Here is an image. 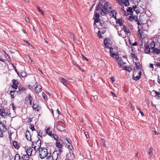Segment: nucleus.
I'll use <instances>...</instances> for the list:
<instances>
[{
    "instance_id": "774afa93",
    "label": "nucleus",
    "mask_w": 160,
    "mask_h": 160,
    "mask_svg": "<svg viewBox=\"0 0 160 160\" xmlns=\"http://www.w3.org/2000/svg\"><path fill=\"white\" fill-rule=\"evenodd\" d=\"M158 82L159 84H160V79L159 75L158 76Z\"/></svg>"
},
{
    "instance_id": "f3484780",
    "label": "nucleus",
    "mask_w": 160,
    "mask_h": 160,
    "mask_svg": "<svg viewBox=\"0 0 160 160\" xmlns=\"http://www.w3.org/2000/svg\"><path fill=\"white\" fill-rule=\"evenodd\" d=\"M138 36L140 38H143L144 36L143 35V31L139 28L138 32Z\"/></svg>"
},
{
    "instance_id": "f03ea898",
    "label": "nucleus",
    "mask_w": 160,
    "mask_h": 160,
    "mask_svg": "<svg viewBox=\"0 0 160 160\" xmlns=\"http://www.w3.org/2000/svg\"><path fill=\"white\" fill-rule=\"evenodd\" d=\"M108 2L104 0H100L99 1L98 5L96 8L99 10L100 13L102 15H105V12H104V10L106 8V6H108Z\"/></svg>"
},
{
    "instance_id": "052dcab7",
    "label": "nucleus",
    "mask_w": 160,
    "mask_h": 160,
    "mask_svg": "<svg viewBox=\"0 0 160 160\" xmlns=\"http://www.w3.org/2000/svg\"><path fill=\"white\" fill-rule=\"evenodd\" d=\"M12 108L13 110H15L16 107H15V104L14 103H12Z\"/></svg>"
},
{
    "instance_id": "dca6fc26",
    "label": "nucleus",
    "mask_w": 160,
    "mask_h": 160,
    "mask_svg": "<svg viewBox=\"0 0 160 160\" xmlns=\"http://www.w3.org/2000/svg\"><path fill=\"white\" fill-rule=\"evenodd\" d=\"M0 130L3 132H5L7 131L6 126L2 122H0Z\"/></svg>"
},
{
    "instance_id": "6ab92c4d",
    "label": "nucleus",
    "mask_w": 160,
    "mask_h": 160,
    "mask_svg": "<svg viewBox=\"0 0 160 160\" xmlns=\"http://www.w3.org/2000/svg\"><path fill=\"white\" fill-rule=\"evenodd\" d=\"M12 82L13 84L12 86V88L15 89H17L18 87V82H17V80L15 79H13V80L12 81Z\"/></svg>"
},
{
    "instance_id": "9d476101",
    "label": "nucleus",
    "mask_w": 160,
    "mask_h": 160,
    "mask_svg": "<svg viewBox=\"0 0 160 160\" xmlns=\"http://www.w3.org/2000/svg\"><path fill=\"white\" fill-rule=\"evenodd\" d=\"M55 145L56 147L58 148V151L60 153L62 152V145L60 142L58 140H56Z\"/></svg>"
},
{
    "instance_id": "1a4fd4ad",
    "label": "nucleus",
    "mask_w": 160,
    "mask_h": 160,
    "mask_svg": "<svg viewBox=\"0 0 160 160\" xmlns=\"http://www.w3.org/2000/svg\"><path fill=\"white\" fill-rule=\"evenodd\" d=\"M32 108L33 110L36 111L38 112L39 111L40 107L39 106L38 103L36 101H33V104L32 105Z\"/></svg>"
},
{
    "instance_id": "6e6552de",
    "label": "nucleus",
    "mask_w": 160,
    "mask_h": 160,
    "mask_svg": "<svg viewBox=\"0 0 160 160\" xmlns=\"http://www.w3.org/2000/svg\"><path fill=\"white\" fill-rule=\"evenodd\" d=\"M142 72L141 71H140L138 73H137V72H135L133 75V79L136 81L139 80L141 78Z\"/></svg>"
},
{
    "instance_id": "e433bc0d",
    "label": "nucleus",
    "mask_w": 160,
    "mask_h": 160,
    "mask_svg": "<svg viewBox=\"0 0 160 160\" xmlns=\"http://www.w3.org/2000/svg\"><path fill=\"white\" fill-rule=\"evenodd\" d=\"M15 91H10V94L11 96V97L12 98H14V94L15 93Z\"/></svg>"
},
{
    "instance_id": "5701e85b",
    "label": "nucleus",
    "mask_w": 160,
    "mask_h": 160,
    "mask_svg": "<svg viewBox=\"0 0 160 160\" xmlns=\"http://www.w3.org/2000/svg\"><path fill=\"white\" fill-rule=\"evenodd\" d=\"M144 51L145 52V53L147 54H150L151 53V49H150V48H149L148 47H147L145 45H144Z\"/></svg>"
},
{
    "instance_id": "a19ab883",
    "label": "nucleus",
    "mask_w": 160,
    "mask_h": 160,
    "mask_svg": "<svg viewBox=\"0 0 160 160\" xmlns=\"http://www.w3.org/2000/svg\"><path fill=\"white\" fill-rule=\"evenodd\" d=\"M122 30H121L120 32L118 31V34L119 36H120L121 37H122L124 38L126 37H125V35L124 36L122 34Z\"/></svg>"
},
{
    "instance_id": "ddd939ff",
    "label": "nucleus",
    "mask_w": 160,
    "mask_h": 160,
    "mask_svg": "<svg viewBox=\"0 0 160 160\" xmlns=\"http://www.w3.org/2000/svg\"><path fill=\"white\" fill-rule=\"evenodd\" d=\"M120 4H123L126 6L129 5L128 0H117Z\"/></svg>"
},
{
    "instance_id": "6e6d98bb",
    "label": "nucleus",
    "mask_w": 160,
    "mask_h": 160,
    "mask_svg": "<svg viewBox=\"0 0 160 160\" xmlns=\"http://www.w3.org/2000/svg\"><path fill=\"white\" fill-rule=\"evenodd\" d=\"M42 97H43V98L45 100H46L47 99V96L46 95L44 92H42Z\"/></svg>"
},
{
    "instance_id": "0eeeda50",
    "label": "nucleus",
    "mask_w": 160,
    "mask_h": 160,
    "mask_svg": "<svg viewBox=\"0 0 160 160\" xmlns=\"http://www.w3.org/2000/svg\"><path fill=\"white\" fill-rule=\"evenodd\" d=\"M60 156L61 153L58 152L56 150L53 152L52 157L53 160H57L58 158L60 157Z\"/></svg>"
},
{
    "instance_id": "79ce46f5",
    "label": "nucleus",
    "mask_w": 160,
    "mask_h": 160,
    "mask_svg": "<svg viewBox=\"0 0 160 160\" xmlns=\"http://www.w3.org/2000/svg\"><path fill=\"white\" fill-rule=\"evenodd\" d=\"M27 99H28V100H29V101H32V98L31 97L30 94H29L28 95Z\"/></svg>"
},
{
    "instance_id": "0e129e2a",
    "label": "nucleus",
    "mask_w": 160,
    "mask_h": 160,
    "mask_svg": "<svg viewBox=\"0 0 160 160\" xmlns=\"http://www.w3.org/2000/svg\"><path fill=\"white\" fill-rule=\"evenodd\" d=\"M31 85H28V87L30 88H33V87H34L35 86L34 85H32V84L31 83Z\"/></svg>"
},
{
    "instance_id": "39448f33",
    "label": "nucleus",
    "mask_w": 160,
    "mask_h": 160,
    "mask_svg": "<svg viewBox=\"0 0 160 160\" xmlns=\"http://www.w3.org/2000/svg\"><path fill=\"white\" fill-rule=\"evenodd\" d=\"M144 45L148 47L149 48H150L151 49H152L155 47V42L152 40H150L148 41Z\"/></svg>"
},
{
    "instance_id": "4d7b16f0",
    "label": "nucleus",
    "mask_w": 160,
    "mask_h": 160,
    "mask_svg": "<svg viewBox=\"0 0 160 160\" xmlns=\"http://www.w3.org/2000/svg\"><path fill=\"white\" fill-rule=\"evenodd\" d=\"M111 56L113 58H114L115 57H117L118 56H117V55L115 54V53H113L111 54Z\"/></svg>"
},
{
    "instance_id": "8fccbe9b",
    "label": "nucleus",
    "mask_w": 160,
    "mask_h": 160,
    "mask_svg": "<svg viewBox=\"0 0 160 160\" xmlns=\"http://www.w3.org/2000/svg\"><path fill=\"white\" fill-rule=\"evenodd\" d=\"M21 75L22 77H24L26 76L27 73L25 72H22L21 73Z\"/></svg>"
},
{
    "instance_id": "393cba45",
    "label": "nucleus",
    "mask_w": 160,
    "mask_h": 160,
    "mask_svg": "<svg viewBox=\"0 0 160 160\" xmlns=\"http://www.w3.org/2000/svg\"><path fill=\"white\" fill-rule=\"evenodd\" d=\"M50 128L48 127L46 130V133L50 137H52V132L50 130Z\"/></svg>"
},
{
    "instance_id": "aec40b11",
    "label": "nucleus",
    "mask_w": 160,
    "mask_h": 160,
    "mask_svg": "<svg viewBox=\"0 0 160 160\" xmlns=\"http://www.w3.org/2000/svg\"><path fill=\"white\" fill-rule=\"evenodd\" d=\"M42 87L40 85H37L35 88V91L37 94H38L42 91Z\"/></svg>"
},
{
    "instance_id": "5fc2aeb1",
    "label": "nucleus",
    "mask_w": 160,
    "mask_h": 160,
    "mask_svg": "<svg viewBox=\"0 0 160 160\" xmlns=\"http://www.w3.org/2000/svg\"><path fill=\"white\" fill-rule=\"evenodd\" d=\"M98 36L99 37V38H102V34H101V32L100 31H98Z\"/></svg>"
},
{
    "instance_id": "cd10ccee",
    "label": "nucleus",
    "mask_w": 160,
    "mask_h": 160,
    "mask_svg": "<svg viewBox=\"0 0 160 160\" xmlns=\"http://www.w3.org/2000/svg\"><path fill=\"white\" fill-rule=\"evenodd\" d=\"M127 12L128 15H130L133 14V11L132 8L131 7H128V8L127 9Z\"/></svg>"
},
{
    "instance_id": "e2e57ef3",
    "label": "nucleus",
    "mask_w": 160,
    "mask_h": 160,
    "mask_svg": "<svg viewBox=\"0 0 160 160\" xmlns=\"http://www.w3.org/2000/svg\"><path fill=\"white\" fill-rule=\"evenodd\" d=\"M150 67L152 68V70H153L154 66H153V64H152V63L150 64Z\"/></svg>"
},
{
    "instance_id": "7c9ffc66",
    "label": "nucleus",
    "mask_w": 160,
    "mask_h": 160,
    "mask_svg": "<svg viewBox=\"0 0 160 160\" xmlns=\"http://www.w3.org/2000/svg\"><path fill=\"white\" fill-rule=\"evenodd\" d=\"M153 92H155L156 98L158 99H160V93L155 90L153 91Z\"/></svg>"
},
{
    "instance_id": "3c124183",
    "label": "nucleus",
    "mask_w": 160,
    "mask_h": 160,
    "mask_svg": "<svg viewBox=\"0 0 160 160\" xmlns=\"http://www.w3.org/2000/svg\"><path fill=\"white\" fill-rule=\"evenodd\" d=\"M52 138H54V139L55 140H58V137L56 134H52Z\"/></svg>"
},
{
    "instance_id": "4468645a",
    "label": "nucleus",
    "mask_w": 160,
    "mask_h": 160,
    "mask_svg": "<svg viewBox=\"0 0 160 160\" xmlns=\"http://www.w3.org/2000/svg\"><path fill=\"white\" fill-rule=\"evenodd\" d=\"M116 61L118 62V64L121 66L125 64V63L122 60L121 58L119 57L118 56L116 58Z\"/></svg>"
},
{
    "instance_id": "603ef678",
    "label": "nucleus",
    "mask_w": 160,
    "mask_h": 160,
    "mask_svg": "<svg viewBox=\"0 0 160 160\" xmlns=\"http://www.w3.org/2000/svg\"><path fill=\"white\" fill-rule=\"evenodd\" d=\"M125 69L126 71L129 72H131L132 70V69L131 68L129 67H126Z\"/></svg>"
},
{
    "instance_id": "c85d7f7f",
    "label": "nucleus",
    "mask_w": 160,
    "mask_h": 160,
    "mask_svg": "<svg viewBox=\"0 0 160 160\" xmlns=\"http://www.w3.org/2000/svg\"><path fill=\"white\" fill-rule=\"evenodd\" d=\"M30 156L29 155L27 154L23 155L21 157V158L23 160H28L29 159V156Z\"/></svg>"
},
{
    "instance_id": "338daca9",
    "label": "nucleus",
    "mask_w": 160,
    "mask_h": 160,
    "mask_svg": "<svg viewBox=\"0 0 160 160\" xmlns=\"http://www.w3.org/2000/svg\"><path fill=\"white\" fill-rule=\"evenodd\" d=\"M110 79L112 82H114L115 81V79L113 77H111L110 78Z\"/></svg>"
},
{
    "instance_id": "bf43d9fd",
    "label": "nucleus",
    "mask_w": 160,
    "mask_h": 160,
    "mask_svg": "<svg viewBox=\"0 0 160 160\" xmlns=\"http://www.w3.org/2000/svg\"><path fill=\"white\" fill-rule=\"evenodd\" d=\"M84 134L86 137V138H88V136H89V135H88V132H84Z\"/></svg>"
},
{
    "instance_id": "4be33fe9",
    "label": "nucleus",
    "mask_w": 160,
    "mask_h": 160,
    "mask_svg": "<svg viewBox=\"0 0 160 160\" xmlns=\"http://www.w3.org/2000/svg\"><path fill=\"white\" fill-rule=\"evenodd\" d=\"M57 129L60 131H63L64 130V127L62 125H57L56 126Z\"/></svg>"
},
{
    "instance_id": "a211bd4d",
    "label": "nucleus",
    "mask_w": 160,
    "mask_h": 160,
    "mask_svg": "<svg viewBox=\"0 0 160 160\" xmlns=\"http://www.w3.org/2000/svg\"><path fill=\"white\" fill-rule=\"evenodd\" d=\"M25 137L29 141H31L32 139L30 133V132L28 130H27L26 132Z\"/></svg>"
},
{
    "instance_id": "864d4df0",
    "label": "nucleus",
    "mask_w": 160,
    "mask_h": 160,
    "mask_svg": "<svg viewBox=\"0 0 160 160\" xmlns=\"http://www.w3.org/2000/svg\"><path fill=\"white\" fill-rule=\"evenodd\" d=\"M38 136L41 137L43 134L42 131L41 130L39 131L38 132Z\"/></svg>"
},
{
    "instance_id": "4c0bfd02",
    "label": "nucleus",
    "mask_w": 160,
    "mask_h": 160,
    "mask_svg": "<svg viewBox=\"0 0 160 160\" xmlns=\"http://www.w3.org/2000/svg\"><path fill=\"white\" fill-rule=\"evenodd\" d=\"M128 106L131 109V110L132 111H133L135 109L134 107L131 103H129V104L128 105Z\"/></svg>"
},
{
    "instance_id": "680f3d73",
    "label": "nucleus",
    "mask_w": 160,
    "mask_h": 160,
    "mask_svg": "<svg viewBox=\"0 0 160 160\" xmlns=\"http://www.w3.org/2000/svg\"><path fill=\"white\" fill-rule=\"evenodd\" d=\"M25 21L27 23H28L29 22V19L28 17H26L25 18Z\"/></svg>"
},
{
    "instance_id": "c03bdc74",
    "label": "nucleus",
    "mask_w": 160,
    "mask_h": 160,
    "mask_svg": "<svg viewBox=\"0 0 160 160\" xmlns=\"http://www.w3.org/2000/svg\"><path fill=\"white\" fill-rule=\"evenodd\" d=\"M37 9L38 12H40L43 15H44V13L43 11L40 9V7H38Z\"/></svg>"
},
{
    "instance_id": "a878e982",
    "label": "nucleus",
    "mask_w": 160,
    "mask_h": 160,
    "mask_svg": "<svg viewBox=\"0 0 160 160\" xmlns=\"http://www.w3.org/2000/svg\"><path fill=\"white\" fill-rule=\"evenodd\" d=\"M128 19V20L131 21H132L134 20H136V19H138L137 17H136L135 16H133V14L130 15V16H129Z\"/></svg>"
},
{
    "instance_id": "f257e3e1",
    "label": "nucleus",
    "mask_w": 160,
    "mask_h": 160,
    "mask_svg": "<svg viewBox=\"0 0 160 160\" xmlns=\"http://www.w3.org/2000/svg\"><path fill=\"white\" fill-rule=\"evenodd\" d=\"M39 156L41 159H44L46 158L49 160L51 156L50 152H48V150L45 147L41 148L38 150Z\"/></svg>"
},
{
    "instance_id": "de8ad7c7",
    "label": "nucleus",
    "mask_w": 160,
    "mask_h": 160,
    "mask_svg": "<svg viewBox=\"0 0 160 160\" xmlns=\"http://www.w3.org/2000/svg\"><path fill=\"white\" fill-rule=\"evenodd\" d=\"M30 128L32 131H33L35 130L34 125L33 124H30Z\"/></svg>"
},
{
    "instance_id": "412c9836",
    "label": "nucleus",
    "mask_w": 160,
    "mask_h": 160,
    "mask_svg": "<svg viewBox=\"0 0 160 160\" xmlns=\"http://www.w3.org/2000/svg\"><path fill=\"white\" fill-rule=\"evenodd\" d=\"M59 80L64 85L66 86L68 83V82L65 79L62 77L59 78Z\"/></svg>"
},
{
    "instance_id": "37998d69",
    "label": "nucleus",
    "mask_w": 160,
    "mask_h": 160,
    "mask_svg": "<svg viewBox=\"0 0 160 160\" xmlns=\"http://www.w3.org/2000/svg\"><path fill=\"white\" fill-rule=\"evenodd\" d=\"M152 149L150 148L148 150V153L149 154L150 156H152L153 154V151H152Z\"/></svg>"
},
{
    "instance_id": "7ed1b4c3",
    "label": "nucleus",
    "mask_w": 160,
    "mask_h": 160,
    "mask_svg": "<svg viewBox=\"0 0 160 160\" xmlns=\"http://www.w3.org/2000/svg\"><path fill=\"white\" fill-rule=\"evenodd\" d=\"M41 141L38 138V140L36 142H32V148H34V150L37 151L41 148Z\"/></svg>"
},
{
    "instance_id": "58836bf2",
    "label": "nucleus",
    "mask_w": 160,
    "mask_h": 160,
    "mask_svg": "<svg viewBox=\"0 0 160 160\" xmlns=\"http://www.w3.org/2000/svg\"><path fill=\"white\" fill-rule=\"evenodd\" d=\"M20 157L19 154H17L15 155L14 157V160H20Z\"/></svg>"
},
{
    "instance_id": "ea45409f",
    "label": "nucleus",
    "mask_w": 160,
    "mask_h": 160,
    "mask_svg": "<svg viewBox=\"0 0 160 160\" xmlns=\"http://www.w3.org/2000/svg\"><path fill=\"white\" fill-rule=\"evenodd\" d=\"M154 64L155 66L157 67H158L160 68V62H154Z\"/></svg>"
},
{
    "instance_id": "f8f14e48",
    "label": "nucleus",
    "mask_w": 160,
    "mask_h": 160,
    "mask_svg": "<svg viewBox=\"0 0 160 160\" xmlns=\"http://www.w3.org/2000/svg\"><path fill=\"white\" fill-rule=\"evenodd\" d=\"M123 30L125 33V37L128 36V34L130 33V31L128 27H127L125 25L123 26V28L122 29Z\"/></svg>"
},
{
    "instance_id": "2eb2a0df",
    "label": "nucleus",
    "mask_w": 160,
    "mask_h": 160,
    "mask_svg": "<svg viewBox=\"0 0 160 160\" xmlns=\"http://www.w3.org/2000/svg\"><path fill=\"white\" fill-rule=\"evenodd\" d=\"M99 13L100 11L98 9H97L96 8L94 14V17L93 18H100V15H99Z\"/></svg>"
},
{
    "instance_id": "b1692460",
    "label": "nucleus",
    "mask_w": 160,
    "mask_h": 160,
    "mask_svg": "<svg viewBox=\"0 0 160 160\" xmlns=\"http://www.w3.org/2000/svg\"><path fill=\"white\" fill-rule=\"evenodd\" d=\"M112 15V17L114 18L115 19H116V14H117V12L116 10H113L112 9L111 11L110 12V13Z\"/></svg>"
},
{
    "instance_id": "69168bd1",
    "label": "nucleus",
    "mask_w": 160,
    "mask_h": 160,
    "mask_svg": "<svg viewBox=\"0 0 160 160\" xmlns=\"http://www.w3.org/2000/svg\"><path fill=\"white\" fill-rule=\"evenodd\" d=\"M3 132H2L0 130V137H2L3 136Z\"/></svg>"
},
{
    "instance_id": "473e14b6",
    "label": "nucleus",
    "mask_w": 160,
    "mask_h": 160,
    "mask_svg": "<svg viewBox=\"0 0 160 160\" xmlns=\"http://www.w3.org/2000/svg\"><path fill=\"white\" fill-rule=\"evenodd\" d=\"M13 147L16 149H18L19 148V146L18 145V142L16 141H14L12 143Z\"/></svg>"
},
{
    "instance_id": "c756f323",
    "label": "nucleus",
    "mask_w": 160,
    "mask_h": 160,
    "mask_svg": "<svg viewBox=\"0 0 160 160\" xmlns=\"http://www.w3.org/2000/svg\"><path fill=\"white\" fill-rule=\"evenodd\" d=\"M153 51L152 52L154 53H156L157 54H159L160 53V49H158V48H154L152 49Z\"/></svg>"
},
{
    "instance_id": "f704fd0d",
    "label": "nucleus",
    "mask_w": 160,
    "mask_h": 160,
    "mask_svg": "<svg viewBox=\"0 0 160 160\" xmlns=\"http://www.w3.org/2000/svg\"><path fill=\"white\" fill-rule=\"evenodd\" d=\"M133 8L134 11H135L137 13L139 12V7L137 6V5H135V6L133 7Z\"/></svg>"
},
{
    "instance_id": "09e8293b",
    "label": "nucleus",
    "mask_w": 160,
    "mask_h": 160,
    "mask_svg": "<svg viewBox=\"0 0 160 160\" xmlns=\"http://www.w3.org/2000/svg\"><path fill=\"white\" fill-rule=\"evenodd\" d=\"M140 0H132L133 3L135 5H137L140 2Z\"/></svg>"
},
{
    "instance_id": "20e7f679",
    "label": "nucleus",
    "mask_w": 160,
    "mask_h": 160,
    "mask_svg": "<svg viewBox=\"0 0 160 160\" xmlns=\"http://www.w3.org/2000/svg\"><path fill=\"white\" fill-rule=\"evenodd\" d=\"M11 114L10 110L7 108H3L2 110L0 116L2 118H5L7 116H9Z\"/></svg>"
},
{
    "instance_id": "13d9d810",
    "label": "nucleus",
    "mask_w": 160,
    "mask_h": 160,
    "mask_svg": "<svg viewBox=\"0 0 160 160\" xmlns=\"http://www.w3.org/2000/svg\"><path fill=\"white\" fill-rule=\"evenodd\" d=\"M103 43L104 45L108 44V42L106 38L104 39Z\"/></svg>"
},
{
    "instance_id": "bb28decb",
    "label": "nucleus",
    "mask_w": 160,
    "mask_h": 160,
    "mask_svg": "<svg viewBox=\"0 0 160 160\" xmlns=\"http://www.w3.org/2000/svg\"><path fill=\"white\" fill-rule=\"evenodd\" d=\"M123 22L124 21L121 18L117 19L116 21V23L119 24L120 26H123Z\"/></svg>"
},
{
    "instance_id": "c9c22d12",
    "label": "nucleus",
    "mask_w": 160,
    "mask_h": 160,
    "mask_svg": "<svg viewBox=\"0 0 160 160\" xmlns=\"http://www.w3.org/2000/svg\"><path fill=\"white\" fill-rule=\"evenodd\" d=\"M93 19L94 20V25H96V23L100 21V18H93Z\"/></svg>"
},
{
    "instance_id": "72a5a7b5",
    "label": "nucleus",
    "mask_w": 160,
    "mask_h": 160,
    "mask_svg": "<svg viewBox=\"0 0 160 160\" xmlns=\"http://www.w3.org/2000/svg\"><path fill=\"white\" fill-rule=\"evenodd\" d=\"M135 65L136 67V68L138 69H141V64L140 62H135Z\"/></svg>"
},
{
    "instance_id": "9b49d317",
    "label": "nucleus",
    "mask_w": 160,
    "mask_h": 160,
    "mask_svg": "<svg viewBox=\"0 0 160 160\" xmlns=\"http://www.w3.org/2000/svg\"><path fill=\"white\" fill-rule=\"evenodd\" d=\"M25 149L26 153L31 156L32 154V148H31L28 146H25Z\"/></svg>"
},
{
    "instance_id": "a18cd8bd",
    "label": "nucleus",
    "mask_w": 160,
    "mask_h": 160,
    "mask_svg": "<svg viewBox=\"0 0 160 160\" xmlns=\"http://www.w3.org/2000/svg\"><path fill=\"white\" fill-rule=\"evenodd\" d=\"M131 54L132 58H134L136 60H138L137 56L135 54L132 53H131Z\"/></svg>"
},
{
    "instance_id": "49530a36",
    "label": "nucleus",
    "mask_w": 160,
    "mask_h": 160,
    "mask_svg": "<svg viewBox=\"0 0 160 160\" xmlns=\"http://www.w3.org/2000/svg\"><path fill=\"white\" fill-rule=\"evenodd\" d=\"M101 140H102V143L103 146L105 147H106V144H105V143H106L105 140L104 139L101 138Z\"/></svg>"
},
{
    "instance_id": "2f4dec72",
    "label": "nucleus",
    "mask_w": 160,
    "mask_h": 160,
    "mask_svg": "<svg viewBox=\"0 0 160 160\" xmlns=\"http://www.w3.org/2000/svg\"><path fill=\"white\" fill-rule=\"evenodd\" d=\"M26 90V89L22 86H19L18 87V91L20 92H24Z\"/></svg>"
},
{
    "instance_id": "423d86ee",
    "label": "nucleus",
    "mask_w": 160,
    "mask_h": 160,
    "mask_svg": "<svg viewBox=\"0 0 160 160\" xmlns=\"http://www.w3.org/2000/svg\"><path fill=\"white\" fill-rule=\"evenodd\" d=\"M107 6H106V8H104L105 9L104 10V12H105V15H106L108 13H110V12L111 11L112 8V5L109 2H108Z\"/></svg>"
}]
</instances>
